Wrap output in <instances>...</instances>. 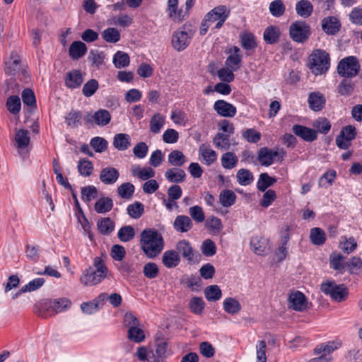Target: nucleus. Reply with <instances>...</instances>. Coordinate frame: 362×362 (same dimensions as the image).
I'll return each mask as SVG.
<instances>
[{"label": "nucleus", "instance_id": "52", "mask_svg": "<svg viewBox=\"0 0 362 362\" xmlns=\"http://www.w3.org/2000/svg\"><path fill=\"white\" fill-rule=\"evenodd\" d=\"M350 274H358L362 269V259L357 256L352 257L345 263Z\"/></svg>", "mask_w": 362, "mask_h": 362}, {"label": "nucleus", "instance_id": "26", "mask_svg": "<svg viewBox=\"0 0 362 362\" xmlns=\"http://www.w3.org/2000/svg\"><path fill=\"white\" fill-rule=\"evenodd\" d=\"M113 146L119 151L127 150L131 146L129 135L124 133L115 134L113 138Z\"/></svg>", "mask_w": 362, "mask_h": 362}, {"label": "nucleus", "instance_id": "10", "mask_svg": "<svg viewBox=\"0 0 362 362\" xmlns=\"http://www.w3.org/2000/svg\"><path fill=\"white\" fill-rule=\"evenodd\" d=\"M227 53L229 55L225 62L226 66L235 71H238L240 68L242 62L240 49L237 46H233L228 49Z\"/></svg>", "mask_w": 362, "mask_h": 362}, {"label": "nucleus", "instance_id": "8", "mask_svg": "<svg viewBox=\"0 0 362 362\" xmlns=\"http://www.w3.org/2000/svg\"><path fill=\"white\" fill-rule=\"evenodd\" d=\"M291 38L296 42H305L310 35L309 25L303 21H296L290 25Z\"/></svg>", "mask_w": 362, "mask_h": 362}, {"label": "nucleus", "instance_id": "30", "mask_svg": "<svg viewBox=\"0 0 362 362\" xmlns=\"http://www.w3.org/2000/svg\"><path fill=\"white\" fill-rule=\"evenodd\" d=\"M280 30L275 25L267 27L264 32V40L268 44L276 43L280 37Z\"/></svg>", "mask_w": 362, "mask_h": 362}, {"label": "nucleus", "instance_id": "15", "mask_svg": "<svg viewBox=\"0 0 362 362\" xmlns=\"http://www.w3.org/2000/svg\"><path fill=\"white\" fill-rule=\"evenodd\" d=\"M341 346L339 339L329 341L317 346L314 350L315 354H322L325 356H332L331 354Z\"/></svg>", "mask_w": 362, "mask_h": 362}, {"label": "nucleus", "instance_id": "40", "mask_svg": "<svg viewBox=\"0 0 362 362\" xmlns=\"http://www.w3.org/2000/svg\"><path fill=\"white\" fill-rule=\"evenodd\" d=\"M221 161L223 168L232 169L237 165L238 158L233 152H227L223 154Z\"/></svg>", "mask_w": 362, "mask_h": 362}, {"label": "nucleus", "instance_id": "54", "mask_svg": "<svg viewBox=\"0 0 362 362\" xmlns=\"http://www.w3.org/2000/svg\"><path fill=\"white\" fill-rule=\"evenodd\" d=\"M82 114L80 111L71 110L65 117V121L68 126L76 128L81 124Z\"/></svg>", "mask_w": 362, "mask_h": 362}, {"label": "nucleus", "instance_id": "23", "mask_svg": "<svg viewBox=\"0 0 362 362\" xmlns=\"http://www.w3.org/2000/svg\"><path fill=\"white\" fill-rule=\"evenodd\" d=\"M20 56L16 52H12L9 58L5 62V71L6 74L13 75L20 70Z\"/></svg>", "mask_w": 362, "mask_h": 362}, {"label": "nucleus", "instance_id": "25", "mask_svg": "<svg viewBox=\"0 0 362 362\" xmlns=\"http://www.w3.org/2000/svg\"><path fill=\"white\" fill-rule=\"evenodd\" d=\"M180 261V258L177 252L175 250L165 251L162 257V262L167 268H173L177 267Z\"/></svg>", "mask_w": 362, "mask_h": 362}, {"label": "nucleus", "instance_id": "5", "mask_svg": "<svg viewBox=\"0 0 362 362\" xmlns=\"http://www.w3.org/2000/svg\"><path fill=\"white\" fill-rule=\"evenodd\" d=\"M337 73L344 78H353L357 76L360 71L358 59L354 56H349L341 59L337 65Z\"/></svg>", "mask_w": 362, "mask_h": 362}, {"label": "nucleus", "instance_id": "62", "mask_svg": "<svg viewBox=\"0 0 362 362\" xmlns=\"http://www.w3.org/2000/svg\"><path fill=\"white\" fill-rule=\"evenodd\" d=\"M269 8L271 14L274 17L282 16L286 11V7L282 0H274L272 1Z\"/></svg>", "mask_w": 362, "mask_h": 362}, {"label": "nucleus", "instance_id": "9", "mask_svg": "<svg viewBox=\"0 0 362 362\" xmlns=\"http://www.w3.org/2000/svg\"><path fill=\"white\" fill-rule=\"evenodd\" d=\"M356 129L354 126L348 125L343 127L336 138V144L341 149H347L351 141L356 138Z\"/></svg>", "mask_w": 362, "mask_h": 362}, {"label": "nucleus", "instance_id": "34", "mask_svg": "<svg viewBox=\"0 0 362 362\" xmlns=\"http://www.w3.org/2000/svg\"><path fill=\"white\" fill-rule=\"evenodd\" d=\"M276 179L269 176L267 173H261L257 182V188L261 192H265L267 188L272 186Z\"/></svg>", "mask_w": 362, "mask_h": 362}, {"label": "nucleus", "instance_id": "31", "mask_svg": "<svg viewBox=\"0 0 362 362\" xmlns=\"http://www.w3.org/2000/svg\"><path fill=\"white\" fill-rule=\"evenodd\" d=\"M199 154L207 165H210L217 159V154L215 151L204 144L199 147Z\"/></svg>", "mask_w": 362, "mask_h": 362}, {"label": "nucleus", "instance_id": "19", "mask_svg": "<svg viewBox=\"0 0 362 362\" xmlns=\"http://www.w3.org/2000/svg\"><path fill=\"white\" fill-rule=\"evenodd\" d=\"M325 101L324 95L318 91L310 93L308 98L309 107L315 112L320 111L324 107Z\"/></svg>", "mask_w": 362, "mask_h": 362}, {"label": "nucleus", "instance_id": "43", "mask_svg": "<svg viewBox=\"0 0 362 362\" xmlns=\"http://www.w3.org/2000/svg\"><path fill=\"white\" fill-rule=\"evenodd\" d=\"M177 250L178 254L182 255L189 260H192L194 257V251L190 243L185 240L180 241L177 245Z\"/></svg>", "mask_w": 362, "mask_h": 362}, {"label": "nucleus", "instance_id": "64", "mask_svg": "<svg viewBox=\"0 0 362 362\" xmlns=\"http://www.w3.org/2000/svg\"><path fill=\"white\" fill-rule=\"evenodd\" d=\"M105 55L103 52L99 50H91L88 55V60L91 62L92 66L100 67L104 63Z\"/></svg>", "mask_w": 362, "mask_h": 362}, {"label": "nucleus", "instance_id": "45", "mask_svg": "<svg viewBox=\"0 0 362 362\" xmlns=\"http://www.w3.org/2000/svg\"><path fill=\"white\" fill-rule=\"evenodd\" d=\"M250 247L255 254L262 255L266 250L265 240L258 236L252 237L250 240Z\"/></svg>", "mask_w": 362, "mask_h": 362}, {"label": "nucleus", "instance_id": "6", "mask_svg": "<svg viewBox=\"0 0 362 362\" xmlns=\"http://www.w3.org/2000/svg\"><path fill=\"white\" fill-rule=\"evenodd\" d=\"M284 156L283 149L262 147L258 151L257 160L262 166L268 167L276 162H281Z\"/></svg>", "mask_w": 362, "mask_h": 362}, {"label": "nucleus", "instance_id": "27", "mask_svg": "<svg viewBox=\"0 0 362 362\" xmlns=\"http://www.w3.org/2000/svg\"><path fill=\"white\" fill-rule=\"evenodd\" d=\"M239 37L242 47L247 51L254 49L257 45L255 36L251 33H242Z\"/></svg>", "mask_w": 362, "mask_h": 362}, {"label": "nucleus", "instance_id": "11", "mask_svg": "<svg viewBox=\"0 0 362 362\" xmlns=\"http://www.w3.org/2000/svg\"><path fill=\"white\" fill-rule=\"evenodd\" d=\"M288 306L296 311H304L308 308L305 295L300 291L291 293L288 297Z\"/></svg>", "mask_w": 362, "mask_h": 362}, {"label": "nucleus", "instance_id": "16", "mask_svg": "<svg viewBox=\"0 0 362 362\" xmlns=\"http://www.w3.org/2000/svg\"><path fill=\"white\" fill-rule=\"evenodd\" d=\"M156 353L157 357L164 359L170 355V351L168 349V341L165 339L163 333L158 332L155 335Z\"/></svg>", "mask_w": 362, "mask_h": 362}, {"label": "nucleus", "instance_id": "50", "mask_svg": "<svg viewBox=\"0 0 362 362\" xmlns=\"http://www.w3.org/2000/svg\"><path fill=\"white\" fill-rule=\"evenodd\" d=\"M349 78H344L337 87V92L339 94L343 96L351 95L354 89V83L348 79Z\"/></svg>", "mask_w": 362, "mask_h": 362}, {"label": "nucleus", "instance_id": "56", "mask_svg": "<svg viewBox=\"0 0 362 362\" xmlns=\"http://www.w3.org/2000/svg\"><path fill=\"white\" fill-rule=\"evenodd\" d=\"M135 236V230L131 226L122 227L117 233V237L122 242H129Z\"/></svg>", "mask_w": 362, "mask_h": 362}, {"label": "nucleus", "instance_id": "22", "mask_svg": "<svg viewBox=\"0 0 362 362\" xmlns=\"http://www.w3.org/2000/svg\"><path fill=\"white\" fill-rule=\"evenodd\" d=\"M111 120V115L108 110L100 109L95 112L90 118L87 119L88 122H94L98 126H105Z\"/></svg>", "mask_w": 362, "mask_h": 362}, {"label": "nucleus", "instance_id": "29", "mask_svg": "<svg viewBox=\"0 0 362 362\" xmlns=\"http://www.w3.org/2000/svg\"><path fill=\"white\" fill-rule=\"evenodd\" d=\"M86 45L81 41L74 42L69 47V55L73 59L82 57L86 52Z\"/></svg>", "mask_w": 362, "mask_h": 362}, {"label": "nucleus", "instance_id": "32", "mask_svg": "<svg viewBox=\"0 0 362 362\" xmlns=\"http://www.w3.org/2000/svg\"><path fill=\"white\" fill-rule=\"evenodd\" d=\"M15 141L19 149L26 148L30 141L29 132L23 129L17 130L15 134Z\"/></svg>", "mask_w": 362, "mask_h": 362}, {"label": "nucleus", "instance_id": "13", "mask_svg": "<svg viewBox=\"0 0 362 362\" xmlns=\"http://www.w3.org/2000/svg\"><path fill=\"white\" fill-rule=\"evenodd\" d=\"M292 130L297 136L305 141L312 142L316 140L317 137V132L316 130L303 125L295 124L293 126Z\"/></svg>", "mask_w": 362, "mask_h": 362}, {"label": "nucleus", "instance_id": "18", "mask_svg": "<svg viewBox=\"0 0 362 362\" xmlns=\"http://www.w3.org/2000/svg\"><path fill=\"white\" fill-rule=\"evenodd\" d=\"M119 176V171L113 167H106L101 170L100 180L105 185H112L117 182Z\"/></svg>", "mask_w": 362, "mask_h": 362}, {"label": "nucleus", "instance_id": "58", "mask_svg": "<svg viewBox=\"0 0 362 362\" xmlns=\"http://www.w3.org/2000/svg\"><path fill=\"white\" fill-rule=\"evenodd\" d=\"M204 295L209 301H216L221 298L222 293L217 285H212L205 288Z\"/></svg>", "mask_w": 362, "mask_h": 362}, {"label": "nucleus", "instance_id": "46", "mask_svg": "<svg viewBox=\"0 0 362 362\" xmlns=\"http://www.w3.org/2000/svg\"><path fill=\"white\" fill-rule=\"evenodd\" d=\"M310 239L314 245H322L325 243L326 235L322 229L313 228L310 230Z\"/></svg>", "mask_w": 362, "mask_h": 362}, {"label": "nucleus", "instance_id": "48", "mask_svg": "<svg viewBox=\"0 0 362 362\" xmlns=\"http://www.w3.org/2000/svg\"><path fill=\"white\" fill-rule=\"evenodd\" d=\"M296 10L299 16L307 18L312 13L313 6L310 1L301 0L296 4Z\"/></svg>", "mask_w": 362, "mask_h": 362}, {"label": "nucleus", "instance_id": "37", "mask_svg": "<svg viewBox=\"0 0 362 362\" xmlns=\"http://www.w3.org/2000/svg\"><path fill=\"white\" fill-rule=\"evenodd\" d=\"M236 200V194L230 189H224L221 192L219 195V202L224 207L232 206Z\"/></svg>", "mask_w": 362, "mask_h": 362}, {"label": "nucleus", "instance_id": "12", "mask_svg": "<svg viewBox=\"0 0 362 362\" xmlns=\"http://www.w3.org/2000/svg\"><path fill=\"white\" fill-rule=\"evenodd\" d=\"M214 110L224 117H233L237 112L236 107L232 104L223 100H216L214 104Z\"/></svg>", "mask_w": 362, "mask_h": 362}, {"label": "nucleus", "instance_id": "53", "mask_svg": "<svg viewBox=\"0 0 362 362\" xmlns=\"http://www.w3.org/2000/svg\"><path fill=\"white\" fill-rule=\"evenodd\" d=\"M113 64L117 69L127 67L129 64V57L124 52L117 51L113 57Z\"/></svg>", "mask_w": 362, "mask_h": 362}, {"label": "nucleus", "instance_id": "51", "mask_svg": "<svg viewBox=\"0 0 362 362\" xmlns=\"http://www.w3.org/2000/svg\"><path fill=\"white\" fill-rule=\"evenodd\" d=\"M44 284L45 279L43 278L35 279L30 281L28 284L23 286L20 291L15 294L13 298L18 297L22 293L35 291L40 288Z\"/></svg>", "mask_w": 362, "mask_h": 362}, {"label": "nucleus", "instance_id": "44", "mask_svg": "<svg viewBox=\"0 0 362 362\" xmlns=\"http://www.w3.org/2000/svg\"><path fill=\"white\" fill-rule=\"evenodd\" d=\"M337 177V172L334 170H327L318 180L320 187L327 188L333 185Z\"/></svg>", "mask_w": 362, "mask_h": 362}, {"label": "nucleus", "instance_id": "33", "mask_svg": "<svg viewBox=\"0 0 362 362\" xmlns=\"http://www.w3.org/2000/svg\"><path fill=\"white\" fill-rule=\"evenodd\" d=\"M113 207L112 199L110 197H101L95 204L94 209L98 214H106Z\"/></svg>", "mask_w": 362, "mask_h": 362}, {"label": "nucleus", "instance_id": "1", "mask_svg": "<svg viewBox=\"0 0 362 362\" xmlns=\"http://www.w3.org/2000/svg\"><path fill=\"white\" fill-rule=\"evenodd\" d=\"M141 249L148 258L157 257L163 249V238L155 229H145L141 233Z\"/></svg>", "mask_w": 362, "mask_h": 362}, {"label": "nucleus", "instance_id": "49", "mask_svg": "<svg viewBox=\"0 0 362 362\" xmlns=\"http://www.w3.org/2000/svg\"><path fill=\"white\" fill-rule=\"evenodd\" d=\"M103 40L109 43H116L120 40V33L115 28H108L101 33Z\"/></svg>", "mask_w": 362, "mask_h": 362}, {"label": "nucleus", "instance_id": "38", "mask_svg": "<svg viewBox=\"0 0 362 362\" xmlns=\"http://www.w3.org/2000/svg\"><path fill=\"white\" fill-rule=\"evenodd\" d=\"M224 310L228 314H236L241 310L239 301L233 298H226L223 303Z\"/></svg>", "mask_w": 362, "mask_h": 362}, {"label": "nucleus", "instance_id": "21", "mask_svg": "<svg viewBox=\"0 0 362 362\" xmlns=\"http://www.w3.org/2000/svg\"><path fill=\"white\" fill-rule=\"evenodd\" d=\"M83 82V77L79 70H71L66 74L65 84L69 88H76Z\"/></svg>", "mask_w": 362, "mask_h": 362}, {"label": "nucleus", "instance_id": "63", "mask_svg": "<svg viewBox=\"0 0 362 362\" xmlns=\"http://www.w3.org/2000/svg\"><path fill=\"white\" fill-rule=\"evenodd\" d=\"M206 227L214 234L220 233L223 229L221 219L215 216H211L206 220Z\"/></svg>", "mask_w": 362, "mask_h": 362}, {"label": "nucleus", "instance_id": "41", "mask_svg": "<svg viewBox=\"0 0 362 362\" xmlns=\"http://www.w3.org/2000/svg\"><path fill=\"white\" fill-rule=\"evenodd\" d=\"M165 124V117L160 113H156L150 120V131L153 134H158Z\"/></svg>", "mask_w": 362, "mask_h": 362}, {"label": "nucleus", "instance_id": "20", "mask_svg": "<svg viewBox=\"0 0 362 362\" xmlns=\"http://www.w3.org/2000/svg\"><path fill=\"white\" fill-rule=\"evenodd\" d=\"M340 27L339 21L334 16H329L322 20V30L328 35H335L339 32Z\"/></svg>", "mask_w": 362, "mask_h": 362}, {"label": "nucleus", "instance_id": "17", "mask_svg": "<svg viewBox=\"0 0 362 362\" xmlns=\"http://www.w3.org/2000/svg\"><path fill=\"white\" fill-rule=\"evenodd\" d=\"M105 276L97 271L89 269L81 277V282L85 286H93L99 284Z\"/></svg>", "mask_w": 362, "mask_h": 362}, {"label": "nucleus", "instance_id": "14", "mask_svg": "<svg viewBox=\"0 0 362 362\" xmlns=\"http://www.w3.org/2000/svg\"><path fill=\"white\" fill-rule=\"evenodd\" d=\"M230 15V10L224 5L218 6L210 11L206 16L205 20L210 23L220 19L226 20Z\"/></svg>", "mask_w": 362, "mask_h": 362}, {"label": "nucleus", "instance_id": "4", "mask_svg": "<svg viewBox=\"0 0 362 362\" xmlns=\"http://www.w3.org/2000/svg\"><path fill=\"white\" fill-rule=\"evenodd\" d=\"M195 30L189 25L185 24L182 28L175 31L172 37V46L178 51L185 49L189 45Z\"/></svg>", "mask_w": 362, "mask_h": 362}, {"label": "nucleus", "instance_id": "39", "mask_svg": "<svg viewBox=\"0 0 362 362\" xmlns=\"http://www.w3.org/2000/svg\"><path fill=\"white\" fill-rule=\"evenodd\" d=\"M357 247V243L353 237L347 238L346 237H341L339 241V247L346 254H350L354 252Z\"/></svg>", "mask_w": 362, "mask_h": 362}, {"label": "nucleus", "instance_id": "7", "mask_svg": "<svg viewBox=\"0 0 362 362\" xmlns=\"http://www.w3.org/2000/svg\"><path fill=\"white\" fill-rule=\"evenodd\" d=\"M321 291L337 302L344 300L348 296L346 287L344 284L338 285L334 281H327L322 284Z\"/></svg>", "mask_w": 362, "mask_h": 362}, {"label": "nucleus", "instance_id": "47", "mask_svg": "<svg viewBox=\"0 0 362 362\" xmlns=\"http://www.w3.org/2000/svg\"><path fill=\"white\" fill-rule=\"evenodd\" d=\"M97 227L100 233L108 235L112 232L115 228L114 222L108 217L98 220Z\"/></svg>", "mask_w": 362, "mask_h": 362}, {"label": "nucleus", "instance_id": "42", "mask_svg": "<svg viewBox=\"0 0 362 362\" xmlns=\"http://www.w3.org/2000/svg\"><path fill=\"white\" fill-rule=\"evenodd\" d=\"M77 169L81 176L89 177L93 171V165L87 158H82L78 162Z\"/></svg>", "mask_w": 362, "mask_h": 362}, {"label": "nucleus", "instance_id": "60", "mask_svg": "<svg viewBox=\"0 0 362 362\" xmlns=\"http://www.w3.org/2000/svg\"><path fill=\"white\" fill-rule=\"evenodd\" d=\"M204 306L205 303L200 297H193L189 302V308L191 312L196 315L202 314Z\"/></svg>", "mask_w": 362, "mask_h": 362}, {"label": "nucleus", "instance_id": "55", "mask_svg": "<svg viewBox=\"0 0 362 362\" xmlns=\"http://www.w3.org/2000/svg\"><path fill=\"white\" fill-rule=\"evenodd\" d=\"M236 177L238 183L243 186L250 185L254 180L252 173L245 168L240 169L238 171Z\"/></svg>", "mask_w": 362, "mask_h": 362}, {"label": "nucleus", "instance_id": "36", "mask_svg": "<svg viewBox=\"0 0 362 362\" xmlns=\"http://www.w3.org/2000/svg\"><path fill=\"white\" fill-rule=\"evenodd\" d=\"M168 163L175 167L182 166L187 161L183 153L179 150L171 151L168 156Z\"/></svg>", "mask_w": 362, "mask_h": 362}, {"label": "nucleus", "instance_id": "57", "mask_svg": "<svg viewBox=\"0 0 362 362\" xmlns=\"http://www.w3.org/2000/svg\"><path fill=\"white\" fill-rule=\"evenodd\" d=\"M127 337L134 342L139 343L144 340L145 334L144 330L139 325L132 327L131 329H128Z\"/></svg>", "mask_w": 362, "mask_h": 362}, {"label": "nucleus", "instance_id": "35", "mask_svg": "<svg viewBox=\"0 0 362 362\" xmlns=\"http://www.w3.org/2000/svg\"><path fill=\"white\" fill-rule=\"evenodd\" d=\"M229 136L223 133H217L213 139V144L218 149L228 150L230 147Z\"/></svg>", "mask_w": 362, "mask_h": 362}, {"label": "nucleus", "instance_id": "24", "mask_svg": "<svg viewBox=\"0 0 362 362\" xmlns=\"http://www.w3.org/2000/svg\"><path fill=\"white\" fill-rule=\"evenodd\" d=\"M192 221L189 217L185 215L177 216L173 223L175 230L180 233H186L192 228Z\"/></svg>", "mask_w": 362, "mask_h": 362}, {"label": "nucleus", "instance_id": "2", "mask_svg": "<svg viewBox=\"0 0 362 362\" xmlns=\"http://www.w3.org/2000/svg\"><path fill=\"white\" fill-rule=\"evenodd\" d=\"M307 66L315 76L325 74L330 66L329 54L320 49L313 50L308 57Z\"/></svg>", "mask_w": 362, "mask_h": 362}, {"label": "nucleus", "instance_id": "3", "mask_svg": "<svg viewBox=\"0 0 362 362\" xmlns=\"http://www.w3.org/2000/svg\"><path fill=\"white\" fill-rule=\"evenodd\" d=\"M71 305V300L66 298L47 299L41 303L42 308L44 311L39 315L42 317H47L48 315H55L57 313L68 310Z\"/></svg>", "mask_w": 362, "mask_h": 362}, {"label": "nucleus", "instance_id": "28", "mask_svg": "<svg viewBox=\"0 0 362 362\" xmlns=\"http://www.w3.org/2000/svg\"><path fill=\"white\" fill-rule=\"evenodd\" d=\"M165 178L170 182H182L186 177L185 172L180 168H170L165 173Z\"/></svg>", "mask_w": 362, "mask_h": 362}, {"label": "nucleus", "instance_id": "61", "mask_svg": "<svg viewBox=\"0 0 362 362\" xmlns=\"http://www.w3.org/2000/svg\"><path fill=\"white\" fill-rule=\"evenodd\" d=\"M98 189L93 185H88L81 189V199L83 202H89L98 197Z\"/></svg>", "mask_w": 362, "mask_h": 362}, {"label": "nucleus", "instance_id": "59", "mask_svg": "<svg viewBox=\"0 0 362 362\" xmlns=\"http://www.w3.org/2000/svg\"><path fill=\"white\" fill-rule=\"evenodd\" d=\"M344 257L341 254L333 252L329 256L330 267L334 270H342L344 268L345 264L344 263Z\"/></svg>", "mask_w": 362, "mask_h": 362}]
</instances>
